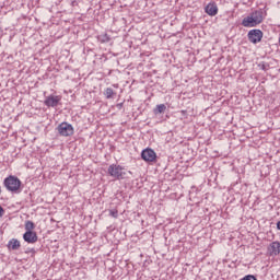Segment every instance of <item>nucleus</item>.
I'll return each instance as SVG.
<instances>
[{
	"label": "nucleus",
	"mask_w": 280,
	"mask_h": 280,
	"mask_svg": "<svg viewBox=\"0 0 280 280\" xmlns=\"http://www.w3.org/2000/svg\"><path fill=\"white\" fill-rule=\"evenodd\" d=\"M264 22V12L254 11L248 16L244 18L242 21L243 27H257L260 23Z\"/></svg>",
	"instance_id": "obj_1"
},
{
	"label": "nucleus",
	"mask_w": 280,
	"mask_h": 280,
	"mask_svg": "<svg viewBox=\"0 0 280 280\" xmlns=\"http://www.w3.org/2000/svg\"><path fill=\"white\" fill-rule=\"evenodd\" d=\"M107 174L112 176V178H116V180H124L128 178V174H132V172L127 171L126 167L117 164H112L108 166Z\"/></svg>",
	"instance_id": "obj_2"
},
{
	"label": "nucleus",
	"mask_w": 280,
	"mask_h": 280,
	"mask_svg": "<svg viewBox=\"0 0 280 280\" xmlns=\"http://www.w3.org/2000/svg\"><path fill=\"white\" fill-rule=\"evenodd\" d=\"M3 185L8 191L16 192L21 189V179L14 175H10L4 178Z\"/></svg>",
	"instance_id": "obj_3"
},
{
	"label": "nucleus",
	"mask_w": 280,
	"mask_h": 280,
	"mask_svg": "<svg viewBox=\"0 0 280 280\" xmlns=\"http://www.w3.org/2000/svg\"><path fill=\"white\" fill-rule=\"evenodd\" d=\"M247 38L249 43L257 45V43H261V39L264 38V32L257 28L250 30L247 34Z\"/></svg>",
	"instance_id": "obj_4"
},
{
	"label": "nucleus",
	"mask_w": 280,
	"mask_h": 280,
	"mask_svg": "<svg viewBox=\"0 0 280 280\" xmlns=\"http://www.w3.org/2000/svg\"><path fill=\"white\" fill-rule=\"evenodd\" d=\"M57 130L61 137H71L73 135V126L69 122H61Z\"/></svg>",
	"instance_id": "obj_5"
},
{
	"label": "nucleus",
	"mask_w": 280,
	"mask_h": 280,
	"mask_svg": "<svg viewBox=\"0 0 280 280\" xmlns=\"http://www.w3.org/2000/svg\"><path fill=\"white\" fill-rule=\"evenodd\" d=\"M60 100H62V96L59 95H49L44 101L45 106H48V108H56L60 104Z\"/></svg>",
	"instance_id": "obj_6"
},
{
	"label": "nucleus",
	"mask_w": 280,
	"mask_h": 280,
	"mask_svg": "<svg viewBox=\"0 0 280 280\" xmlns=\"http://www.w3.org/2000/svg\"><path fill=\"white\" fill-rule=\"evenodd\" d=\"M141 159H143L147 163H154L156 161V152L152 149H144L141 152Z\"/></svg>",
	"instance_id": "obj_7"
},
{
	"label": "nucleus",
	"mask_w": 280,
	"mask_h": 280,
	"mask_svg": "<svg viewBox=\"0 0 280 280\" xmlns=\"http://www.w3.org/2000/svg\"><path fill=\"white\" fill-rule=\"evenodd\" d=\"M23 240L27 244H36L38 242V235L34 231H27L23 234Z\"/></svg>",
	"instance_id": "obj_8"
},
{
	"label": "nucleus",
	"mask_w": 280,
	"mask_h": 280,
	"mask_svg": "<svg viewBox=\"0 0 280 280\" xmlns=\"http://www.w3.org/2000/svg\"><path fill=\"white\" fill-rule=\"evenodd\" d=\"M205 12L209 14V16H215L218 14V4L215 2H210L206 5Z\"/></svg>",
	"instance_id": "obj_9"
},
{
	"label": "nucleus",
	"mask_w": 280,
	"mask_h": 280,
	"mask_svg": "<svg viewBox=\"0 0 280 280\" xmlns=\"http://www.w3.org/2000/svg\"><path fill=\"white\" fill-rule=\"evenodd\" d=\"M8 248L10 250H19L21 248V242L16 238H12L8 243Z\"/></svg>",
	"instance_id": "obj_10"
},
{
	"label": "nucleus",
	"mask_w": 280,
	"mask_h": 280,
	"mask_svg": "<svg viewBox=\"0 0 280 280\" xmlns=\"http://www.w3.org/2000/svg\"><path fill=\"white\" fill-rule=\"evenodd\" d=\"M270 253H271V255L280 254V243L279 242H272L270 244Z\"/></svg>",
	"instance_id": "obj_11"
},
{
	"label": "nucleus",
	"mask_w": 280,
	"mask_h": 280,
	"mask_svg": "<svg viewBox=\"0 0 280 280\" xmlns=\"http://www.w3.org/2000/svg\"><path fill=\"white\" fill-rule=\"evenodd\" d=\"M167 110V106L165 104L156 105V107L153 109L154 115H161Z\"/></svg>",
	"instance_id": "obj_12"
},
{
	"label": "nucleus",
	"mask_w": 280,
	"mask_h": 280,
	"mask_svg": "<svg viewBox=\"0 0 280 280\" xmlns=\"http://www.w3.org/2000/svg\"><path fill=\"white\" fill-rule=\"evenodd\" d=\"M104 95H105L106 100H113V97H115V95H117V93H115V90H113V88H107L104 92Z\"/></svg>",
	"instance_id": "obj_13"
},
{
	"label": "nucleus",
	"mask_w": 280,
	"mask_h": 280,
	"mask_svg": "<svg viewBox=\"0 0 280 280\" xmlns=\"http://www.w3.org/2000/svg\"><path fill=\"white\" fill-rule=\"evenodd\" d=\"M36 228V225L34 224V222L32 221H26L25 222V231H34V229Z\"/></svg>",
	"instance_id": "obj_14"
},
{
	"label": "nucleus",
	"mask_w": 280,
	"mask_h": 280,
	"mask_svg": "<svg viewBox=\"0 0 280 280\" xmlns=\"http://www.w3.org/2000/svg\"><path fill=\"white\" fill-rule=\"evenodd\" d=\"M109 215H112V218H118L119 212L117 210H109Z\"/></svg>",
	"instance_id": "obj_15"
},
{
	"label": "nucleus",
	"mask_w": 280,
	"mask_h": 280,
	"mask_svg": "<svg viewBox=\"0 0 280 280\" xmlns=\"http://www.w3.org/2000/svg\"><path fill=\"white\" fill-rule=\"evenodd\" d=\"M242 280H257V278L253 275L245 276Z\"/></svg>",
	"instance_id": "obj_16"
},
{
	"label": "nucleus",
	"mask_w": 280,
	"mask_h": 280,
	"mask_svg": "<svg viewBox=\"0 0 280 280\" xmlns=\"http://www.w3.org/2000/svg\"><path fill=\"white\" fill-rule=\"evenodd\" d=\"M3 213H5V210L0 206V218H3Z\"/></svg>",
	"instance_id": "obj_17"
},
{
	"label": "nucleus",
	"mask_w": 280,
	"mask_h": 280,
	"mask_svg": "<svg viewBox=\"0 0 280 280\" xmlns=\"http://www.w3.org/2000/svg\"><path fill=\"white\" fill-rule=\"evenodd\" d=\"M26 253H33V255H35L36 254V249H34V248H31L28 252H26Z\"/></svg>",
	"instance_id": "obj_18"
},
{
	"label": "nucleus",
	"mask_w": 280,
	"mask_h": 280,
	"mask_svg": "<svg viewBox=\"0 0 280 280\" xmlns=\"http://www.w3.org/2000/svg\"><path fill=\"white\" fill-rule=\"evenodd\" d=\"M116 106H117V108H122L124 103H118Z\"/></svg>",
	"instance_id": "obj_19"
},
{
	"label": "nucleus",
	"mask_w": 280,
	"mask_h": 280,
	"mask_svg": "<svg viewBox=\"0 0 280 280\" xmlns=\"http://www.w3.org/2000/svg\"><path fill=\"white\" fill-rule=\"evenodd\" d=\"M1 34H3V30L0 27V36H1Z\"/></svg>",
	"instance_id": "obj_20"
},
{
	"label": "nucleus",
	"mask_w": 280,
	"mask_h": 280,
	"mask_svg": "<svg viewBox=\"0 0 280 280\" xmlns=\"http://www.w3.org/2000/svg\"><path fill=\"white\" fill-rule=\"evenodd\" d=\"M0 195H1V188H0Z\"/></svg>",
	"instance_id": "obj_21"
}]
</instances>
